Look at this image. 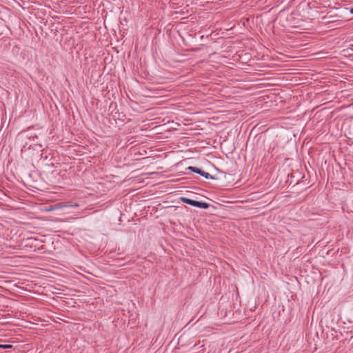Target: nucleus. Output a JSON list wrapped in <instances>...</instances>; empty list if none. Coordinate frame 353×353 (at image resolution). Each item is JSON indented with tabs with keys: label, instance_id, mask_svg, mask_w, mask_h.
I'll use <instances>...</instances> for the list:
<instances>
[{
	"label": "nucleus",
	"instance_id": "2",
	"mask_svg": "<svg viewBox=\"0 0 353 353\" xmlns=\"http://www.w3.org/2000/svg\"><path fill=\"white\" fill-rule=\"evenodd\" d=\"M181 200L183 203H185L186 204H188V205H190L192 206L194 205V201H195V200H193V199H189V198H186V197H181Z\"/></svg>",
	"mask_w": 353,
	"mask_h": 353
},
{
	"label": "nucleus",
	"instance_id": "1",
	"mask_svg": "<svg viewBox=\"0 0 353 353\" xmlns=\"http://www.w3.org/2000/svg\"><path fill=\"white\" fill-rule=\"evenodd\" d=\"M193 206L201 209H208L210 207V204L203 201H194Z\"/></svg>",
	"mask_w": 353,
	"mask_h": 353
},
{
	"label": "nucleus",
	"instance_id": "5",
	"mask_svg": "<svg viewBox=\"0 0 353 353\" xmlns=\"http://www.w3.org/2000/svg\"><path fill=\"white\" fill-rule=\"evenodd\" d=\"M12 347L11 345H0V347L1 348H3V349H8V348H10Z\"/></svg>",
	"mask_w": 353,
	"mask_h": 353
},
{
	"label": "nucleus",
	"instance_id": "4",
	"mask_svg": "<svg viewBox=\"0 0 353 353\" xmlns=\"http://www.w3.org/2000/svg\"><path fill=\"white\" fill-rule=\"evenodd\" d=\"M201 176H203L204 178H205L207 179H212V180L215 179L214 176H212L210 173L206 172H205L203 170H202Z\"/></svg>",
	"mask_w": 353,
	"mask_h": 353
},
{
	"label": "nucleus",
	"instance_id": "3",
	"mask_svg": "<svg viewBox=\"0 0 353 353\" xmlns=\"http://www.w3.org/2000/svg\"><path fill=\"white\" fill-rule=\"evenodd\" d=\"M187 170H190V171H192L193 172H195L196 174H199L201 175V172H202V170L196 168V167H194V166H189Z\"/></svg>",
	"mask_w": 353,
	"mask_h": 353
},
{
	"label": "nucleus",
	"instance_id": "6",
	"mask_svg": "<svg viewBox=\"0 0 353 353\" xmlns=\"http://www.w3.org/2000/svg\"><path fill=\"white\" fill-rule=\"evenodd\" d=\"M350 12L351 14H353V7L350 8Z\"/></svg>",
	"mask_w": 353,
	"mask_h": 353
}]
</instances>
